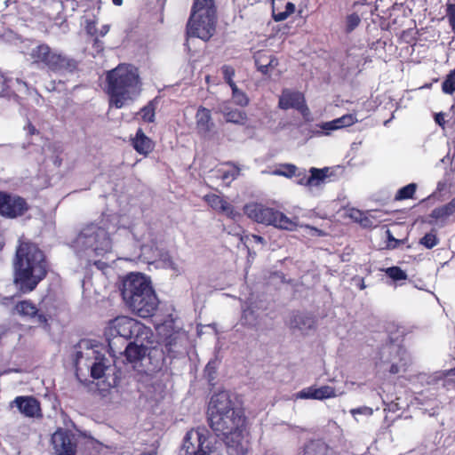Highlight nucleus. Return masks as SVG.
I'll list each match as a JSON object with an SVG mask.
<instances>
[{
    "label": "nucleus",
    "instance_id": "obj_1",
    "mask_svg": "<svg viewBox=\"0 0 455 455\" xmlns=\"http://www.w3.org/2000/svg\"><path fill=\"white\" fill-rule=\"evenodd\" d=\"M208 419L212 428L222 435L228 453L238 455L244 440L246 418L235 398L228 391L214 394L208 406Z\"/></svg>",
    "mask_w": 455,
    "mask_h": 455
},
{
    "label": "nucleus",
    "instance_id": "obj_2",
    "mask_svg": "<svg viewBox=\"0 0 455 455\" xmlns=\"http://www.w3.org/2000/svg\"><path fill=\"white\" fill-rule=\"evenodd\" d=\"M13 267L15 284H38L48 272V262L44 251L30 242L20 243Z\"/></svg>",
    "mask_w": 455,
    "mask_h": 455
},
{
    "label": "nucleus",
    "instance_id": "obj_3",
    "mask_svg": "<svg viewBox=\"0 0 455 455\" xmlns=\"http://www.w3.org/2000/svg\"><path fill=\"white\" fill-rule=\"evenodd\" d=\"M106 92L109 106L121 108L128 100H132L141 92L142 83L139 69L130 64H120L107 72Z\"/></svg>",
    "mask_w": 455,
    "mask_h": 455
},
{
    "label": "nucleus",
    "instance_id": "obj_4",
    "mask_svg": "<svg viewBox=\"0 0 455 455\" xmlns=\"http://www.w3.org/2000/svg\"><path fill=\"white\" fill-rule=\"evenodd\" d=\"M76 375H83L90 371L92 378L95 379L105 377L110 367V362L105 356V348L91 340H82L77 346L76 353Z\"/></svg>",
    "mask_w": 455,
    "mask_h": 455
},
{
    "label": "nucleus",
    "instance_id": "obj_5",
    "mask_svg": "<svg viewBox=\"0 0 455 455\" xmlns=\"http://www.w3.org/2000/svg\"><path fill=\"white\" fill-rule=\"evenodd\" d=\"M32 64L37 68L60 74H73L78 70V61L52 50L47 44H40L30 52Z\"/></svg>",
    "mask_w": 455,
    "mask_h": 455
},
{
    "label": "nucleus",
    "instance_id": "obj_6",
    "mask_svg": "<svg viewBox=\"0 0 455 455\" xmlns=\"http://www.w3.org/2000/svg\"><path fill=\"white\" fill-rule=\"evenodd\" d=\"M124 302L139 316H151L158 306V299L152 286H123Z\"/></svg>",
    "mask_w": 455,
    "mask_h": 455
},
{
    "label": "nucleus",
    "instance_id": "obj_7",
    "mask_svg": "<svg viewBox=\"0 0 455 455\" xmlns=\"http://www.w3.org/2000/svg\"><path fill=\"white\" fill-rule=\"evenodd\" d=\"M76 242L78 245L91 249L96 256L105 257L113 250V242L108 229L94 222L82 228Z\"/></svg>",
    "mask_w": 455,
    "mask_h": 455
},
{
    "label": "nucleus",
    "instance_id": "obj_8",
    "mask_svg": "<svg viewBox=\"0 0 455 455\" xmlns=\"http://www.w3.org/2000/svg\"><path fill=\"white\" fill-rule=\"evenodd\" d=\"M104 334L108 340L110 348H112L111 339L116 337H122L125 339L132 338L136 339V337H138L139 340L153 337L149 328L146 327L140 322L124 315L117 316L109 321Z\"/></svg>",
    "mask_w": 455,
    "mask_h": 455
},
{
    "label": "nucleus",
    "instance_id": "obj_9",
    "mask_svg": "<svg viewBox=\"0 0 455 455\" xmlns=\"http://www.w3.org/2000/svg\"><path fill=\"white\" fill-rule=\"evenodd\" d=\"M244 212L250 219L260 224L290 231L297 228L295 220L287 217L283 212L262 204H248L244 206Z\"/></svg>",
    "mask_w": 455,
    "mask_h": 455
},
{
    "label": "nucleus",
    "instance_id": "obj_10",
    "mask_svg": "<svg viewBox=\"0 0 455 455\" xmlns=\"http://www.w3.org/2000/svg\"><path fill=\"white\" fill-rule=\"evenodd\" d=\"M209 438V431L204 427L188 431L184 439L181 455H220Z\"/></svg>",
    "mask_w": 455,
    "mask_h": 455
},
{
    "label": "nucleus",
    "instance_id": "obj_11",
    "mask_svg": "<svg viewBox=\"0 0 455 455\" xmlns=\"http://www.w3.org/2000/svg\"><path fill=\"white\" fill-rule=\"evenodd\" d=\"M380 360L390 363L389 372L392 374L407 371L411 363L410 355L403 348L395 344L388 345L381 349Z\"/></svg>",
    "mask_w": 455,
    "mask_h": 455
},
{
    "label": "nucleus",
    "instance_id": "obj_12",
    "mask_svg": "<svg viewBox=\"0 0 455 455\" xmlns=\"http://www.w3.org/2000/svg\"><path fill=\"white\" fill-rule=\"evenodd\" d=\"M216 16L208 17L204 14H196L192 18L190 15L187 23L188 36L198 37L208 41L213 36L216 29Z\"/></svg>",
    "mask_w": 455,
    "mask_h": 455
},
{
    "label": "nucleus",
    "instance_id": "obj_13",
    "mask_svg": "<svg viewBox=\"0 0 455 455\" xmlns=\"http://www.w3.org/2000/svg\"><path fill=\"white\" fill-rule=\"evenodd\" d=\"M29 209L25 198L0 190V215L8 219L23 216Z\"/></svg>",
    "mask_w": 455,
    "mask_h": 455
},
{
    "label": "nucleus",
    "instance_id": "obj_14",
    "mask_svg": "<svg viewBox=\"0 0 455 455\" xmlns=\"http://www.w3.org/2000/svg\"><path fill=\"white\" fill-rule=\"evenodd\" d=\"M278 107L281 109L287 110L294 108L303 116L309 115V108L306 104L304 94L298 91L283 89L279 97Z\"/></svg>",
    "mask_w": 455,
    "mask_h": 455
},
{
    "label": "nucleus",
    "instance_id": "obj_15",
    "mask_svg": "<svg viewBox=\"0 0 455 455\" xmlns=\"http://www.w3.org/2000/svg\"><path fill=\"white\" fill-rule=\"evenodd\" d=\"M51 443L57 455H75L76 444L75 436L70 432L58 429L52 435Z\"/></svg>",
    "mask_w": 455,
    "mask_h": 455
},
{
    "label": "nucleus",
    "instance_id": "obj_16",
    "mask_svg": "<svg viewBox=\"0 0 455 455\" xmlns=\"http://www.w3.org/2000/svg\"><path fill=\"white\" fill-rule=\"evenodd\" d=\"M339 395L335 387L323 385L321 387L310 386L297 392L293 398L298 399H314V400H325L335 398Z\"/></svg>",
    "mask_w": 455,
    "mask_h": 455
},
{
    "label": "nucleus",
    "instance_id": "obj_17",
    "mask_svg": "<svg viewBox=\"0 0 455 455\" xmlns=\"http://www.w3.org/2000/svg\"><path fill=\"white\" fill-rule=\"evenodd\" d=\"M203 200L213 211L226 215L228 219L235 220L240 214L235 211V207L222 196L210 193L204 196Z\"/></svg>",
    "mask_w": 455,
    "mask_h": 455
},
{
    "label": "nucleus",
    "instance_id": "obj_18",
    "mask_svg": "<svg viewBox=\"0 0 455 455\" xmlns=\"http://www.w3.org/2000/svg\"><path fill=\"white\" fill-rule=\"evenodd\" d=\"M134 339L133 342H131L126 347L124 351L127 360L131 363H135L144 358L149 353L153 344L152 338L139 340V338L136 337Z\"/></svg>",
    "mask_w": 455,
    "mask_h": 455
},
{
    "label": "nucleus",
    "instance_id": "obj_19",
    "mask_svg": "<svg viewBox=\"0 0 455 455\" xmlns=\"http://www.w3.org/2000/svg\"><path fill=\"white\" fill-rule=\"evenodd\" d=\"M130 144L139 155L144 157L149 156L156 147L155 141L145 134L142 128H139L133 137L131 136Z\"/></svg>",
    "mask_w": 455,
    "mask_h": 455
},
{
    "label": "nucleus",
    "instance_id": "obj_20",
    "mask_svg": "<svg viewBox=\"0 0 455 455\" xmlns=\"http://www.w3.org/2000/svg\"><path fill=\"white\" fill-rule=\"evenodd\" d=\"M156 329L166 346H170L176 340L179 331L175 326V320L172 315L163 322H156Z\"/></svg>",
    "mask_w": 455,
    "mask_h": 455
},
{
    "label": "nucleus",
    "instance_id": "obj_21",
    "mask_svg": "<svg viewBox=\"0 0 455 455\" xmlns=\"http://www.w3.org/2000/svg\"><path fill=\"white\" fill-rule=\"evenodd\" d=\"M286 323L292 329L306 332L315 326L314 318L306 313L292 312L286 318Z\"/></svg>",
    "mask_w": 455,
    "mask_h": 455
},
{
    "label": "nucleus",
    "instance_id": "obj_22",
    "mask_svg": "<svg viewBox=\"0 0 455 455\" xmlns=\"http://www.w3.org/2000/svg\"><path fill=\"white\" fill-rule=\"evenodd\" d=\"M253 59L258 71L263 75H268L278 65V60L267 51H258Z\"/></svg>",
    "mask_w": 455,
    "mask_h": 455
},
{
    "label": "nucleus",
    "instance_id": "obj_23",
    "mask_svg": "<svg viewBox=\"0 0 455 455\" xmlns=\"http://www.w3.org/2000/svg\"><path fill=\"white\" fill-rule=\"evenodd\" d=\"M15 310L20 315L35 319V322L39 324L47 323V317L42 314H38L36 307L30 301L23 300L19 302L15 307Z\"/></svg>",
    "mask_w": 455,
    "mask_h": 455
},
{
    "label": "nucleus",
    "instance_id": "obj_24",
    "mask_svg": "<svg viewBox=\"0 0 455 455\" xmlns=\"http://www.w3.org/2000/svg\"><path fill=\"white\" fill-rule=\"evenodd\" d=\"M13 403L19 411L27 417H36L40 413L39 403L33 397L19 396Z\"/></svg>",
    "mask_w": 455,
    "mask_h": 455
},
{
    "label": "nucleus",
    "instance_id": "obj_25",
    "mask_svg": "<svg viewBox=\"0 0 455 455\" xmlns=\"http://www.w3.org/2000/svg\"><path fill=\"white\" fill-rule=\"evenodd\" d=\"M196 124L199 133L206 134L210 132L213 126L211 110L200 106L196 114Z\"/></svg>",
    "mask_w": 455,
    "mask_h": 455
},
{
    "label": "nucleus",
    "instance_id": "obj_26",
    "mask_svg": "<svg viewBox=\"0 0 455 455\" xmlns=\"http://www.w3.org/2000/svg\"><path fill=\"white\" fill-rule=\"evenodd\" d=\"M196 14H204L208 17L216 16V6L214 0H194L191 14L192 18Z\"/></svg>",
    "mask_w": 455,
    "mask_h": 455
},
{
    "label": "nucleus",
    "instance_id": "obj_27",
    "mask_svg": "<svg viewBox=\"0 0 455 455\" xmlns=\"http://www.w3.org/2000/svg\"><path fill=\"white\" fill-rule=\"evenodd\" d=\"M356 122L357 118L355 114H346L332 121L323 123L321 125V128L326 131H333L345 127H349L355 124Z\"/></svg>",
    "mask_w": 455,
    "mask_h": 455
},
{
    "label": "nucleus",
    "instance_id": "obj_28",
    "mask_svg": "<svg viewBox=\"0 0 455 455\" xmlns=\"http://www.w3.org/2000/svg\"><path fill=\"white\" fill-rule=\"evenodd\" d=\"M225 165L229 166L230 168L228 170H219V179H220L226 186H229L235 180L238 178L240 175V168L234 162L228 161L224 164Z\"/></svg>",
    "mask_w": 455,
    "mask_h": 455
},
{
    "label": "nucleus",
    "instance_id": "obj_29",
    "mask_svg": "<svg viewBox=\"0 0 455 455\" xmlns=\"http://www.w3.org/2000/svg\"><path fill=\"white\" fill-rule=\"evenodd\" d=\"M259 323V314L254 306H249L243 310L241 324L247 327H256Z\"/></svg>",
    "mask_w": 455,
    "mask_h": 455
},
{
    "label": "nucleus",
    "instance_id": "obj_30",
    "mask_svg": "<svg viewBox=\"0 0 455 455\" xmlns=\"http://www.w3.org/2000/svg\"><path fill=\"white\" fill-rule=\"evenodd\" d=\"M455 213V197L452 198L448 204L435 208L430 214V217L439 220H445Z\"/></svg>",
    "mask_w": 455,
    "mask_h": 455
},
{
    "label": "nucleus",
    "instance_id": "obj_31",
    "mask_svg": "<svg viewBox=\"0 0 455 455\" xmlns=\"http://www.w3.org/2000/svg\"><path fill=\"white\" fill-rule=\"evenodd\" d=\"M455 213V197L452 198L448 204L435 208L430 214V217L439 220H445Z\"/></svg>",
    "mask_w": 455,
    "mask_h": 455
},
{
    "label": "nucleus",
    "instance_id": "obj_32",
    "mask_svg": "<svg viewBox=\"0 0 455 455\" xmlns=\"http://www.w3.org/2000/svg\"><path fill=\"white\" fill-rule=\"evenodd\" d=\"M221 113L228 123L243 124L247 120L246 113L236 108L234 109L228 107H224Z\"/></svg>",
    "mask_w": 455,
    "mask_h": 455
},
{
    "label": "nucleus",
    "instance_id": "obj_33",
    "mask_svg": "<svg viewBox=\"0 0 455 455\" xmlns=\"http://www.w3.org/2000/svg\"><path fill=\"white\" fill-rule=\"evenodd\" d=\"M308 172L309 176L307 181L309 183V188L318 187L322 183H323V181L327 178L329 173V168L325 167L323 169H318L315 167H311Z\"/></svg>",
    "mask_w": 455,
    "mask_h": 455
},
{
    "label": "nucleus",
    "instance_id": "obj_34",
    "mask_svg": "<svg viewBox=\"0 0 455 455\" xmlns=\"http://www.w3.org/2000/svg\"><path fill=\"white\" fill-rule=\"evenodd\" d=\"M121 284H151L150 278L140 272H131L124 275Z\"/></svg>",
    "mask_w": 455,
    "mask_h": 455
},
{
    "label": "nucleus",
    "instance_id": "obj_35",
    "mask_svg": "<svg viewBox=\"0 0 455 455\" xmlns=\"http://www.w3.org/2000/svg\"><path fill=\"white\" fill-rule=\"evenodd\" d=\"M417 188L418 186L416 183H410L401 188L400 189L397 190L396 194L395 195V200L403 201L414 198Z\"/></svg>",
    "mask_w": 455,
    "mask_h": 455
},
{
    "label": "nucleus",
    "instance_id": "obj_36",
    "mask_svg": "<svg viewBox=\"0 0 455 455\" xmlns=\"http://www.w3.org/2000/svg\"><path fill=\"white\" fill-rule=\"evenodd\" d=\"M298 167L293 164H281L271 172L273 175L291 178L296 174Z\"/></svg>",
    "mask_w": 455,
    "mask_h": 455
},
{
    "label": "nucleus",
    "instance_id": "obj_37",
    "mask_svg": "<svg viewBox=\"0 0 455 455\" xmlns=\"http://www.w3.org/2000/svg\"><path fill=\"white\" fill-rule=\"evenodd\" d=\"M442 91L449 95H452L455 92V68L446 75L442 84Z\"/></svg>",
    "mask_w": 455,
    "mask_h": 455
},
{
    "label": "nucleus",
    "instance_id": "obj_38",
    "mask_svg": "<svg viewBox=\"0 0 455 455\" xmlns=\"http://www.w3.org/2000/svg\"><path fill=\"white\" fill-rule=\"evenodd\" d=\"M141 119L147 123H153L156 116V106L152 101H149L140 111Z\"/></svg>",
    "mask_w": 455,
    "mask_h": 455
},
{
    "label": "nucleus",
    "instance_id": "obj_39",
    "mask_svg": "<svg viewBox=\"0 0 455 455\" xmlns=\"http://www.w3.org/2000/svg\"><path fill=\"white\" fill-rule=\"evenodd\" d=\"M232 99L234 102L241 107H246L249 104V98L246 93L241 91L236 85L231 87Z\"/></svg>",
    "mask_w": 455,
    "mask_h": 455
},
{
    "label": "nucleus",
    "instance_id": "obj_40",
    "mask_svg": "<svg viewBox=\"0 0 455 455\" xmlns=\"http://www.w3.org/2000/svg\"><path fill=\"white\" fill-rule=\"evenodd\" d=\"M326 447L322 443H311L304 450L303 455H324Z\"/></svg>",
    "mask_w": 455,
    "mask_h": 455
},
{
    "label": "nucleus",
    "instance_id": "obj_41",
    "mask_svg": "<svg viewBox=\"0 0 455 455\" xmlns=\"http://www.w3.org/2000/svg\"><path fill=\"white\" fill-rule=\"evenodd\" d=\"M295 11V5L288 2L285 6V11L275 12L273 11V19L275 21H283L286 20Z\"/></svg>",
    "mask_w": 455,
    "mask_h": 455
},
{
    "label": "nucleus",
    "instance_id": "obj_42",
    "mask_svg": "<svg viewBox=\"0 0 455 455\" xmlns=\"http://www.w3.org/2000/svg\"><path fill=\"white\" fill-rule=\"evenodd\" d=\"M386 274L394 281H402L407 278L406 273L399 267H387Z\"/></svg>",
    "mask_w": 455,
    "mask_h": 455
},
{
    "label": "nucleus",
    "instance_id": "obj_43",
    "mask_svg": "<svg viewBox=\"0 0 455 455\" xmlns=\"http://www.w3.org/2000/svg\"><path fill=\"white\" fill-rule=\"evenodd\" d=\"M350 413L354 417V419L359 422L361 420L360 417L370 418L373 414V410L368 406H361L358 408L352 409Z\"/></svg>",
    "mask_w": 455,
    "mask_h": 455
},
{
    "label": "nucleus",
    "instance_id": "obj_44",
    "mask_svg": "<svg viewBox=\"0 0 455 455\" xmlns=\"http://www.w3.org/2000/svg\"><path fill=\"white\" fill-rule=\"evenodd\" d=\"M221 71L225 82L231 87H235V83L234 82V76L235 75V68L230 65H223Z\"/></svg>",
    "mask_w": 455,
    "mask_h": 455
},
{
    "label": "nucleus",
    "instance_id": "obj_45",
    "mask_svg": "<svg viewBox=\"0 0 455 455\" xmlns=\"http://www.w3.org/2000/svg\"><path fill=\"white\" fill-rule=\"evenodd\" d=\"M361 19L359 15L353 12L346 17V32L351 33L355 28L359 26Z\"/></svg>",
    "mask_w": 455,
    "mask_h": 455
},
{
    "label": "nucleus",
    "instance_id": "obj_46",
    "mask_svg": "<svg viewBox=\"0 0 455 455\" xmlns=\"http://www.w3.org/2000/svg\"><path fill=\"white\" fill-rule=\"evenodd\" d=\"M438 238L436 234L434 232L427 233L421 239L420 244L425 246L427 249H431L438 243Z\"/></svg>",
    "mask_w": 455,
    "mask_h": 455
},
{
    "label": "nucleus",
    "instance_id": "obj_47",
    "mask_svg": "<svg viewBox=\"0 0 455 455\" xmlns=\"http://www.w3.org/2000/svg\"><path fill=\"white\" fill-rule=\"evenodd\" d=\"M446 17L451 28L455 31V4H446Z\"/></svg>",
    "mask_w": 455,
    "mask_h": 455
},
{
    "label": "nucleus",
    "instance_id": "obj_48",
    "mask_svg": "<svg viewBox=\"0 0 455 455\" xmlns=\"http://www.w3.org/2000/svg\"><path fill=\"white\" fill-rule=\"evenodd\" d=\"M308 174L307 173V172L305 170L303 171H299L298 169V171L296 172V174L293 175V177L296 178V182L299 184V185H301V186H305V187H308L309 188V183H308Z\"/></svg>",
    "mask_w": 455,
    "mask_h": 455
},
{
    "label": "nucleus",
    "instance_id": "obj_49",
    "mask_svg": "<svg viewBox=\"0 0 455 455\" xmlns=\"http://www.w3.org/2000/svg\"><path fill=\"white\" fill-rule=\"evenodd\" d=\"M85 30L88 35H90L92 36H95L98 33V29L96 27V21L93 20H86Z\"/></svg>",
    "mask_w": 455,
    "mask_h": 455
},
{
    "label": "nucleus",
    "instance_id": "obj_50",
    "mask_svg": "<svg viewBox=\"0 0 455 455\" xmlns=\"http://www.w3.org/2000/svg\"><path fill=\"white\" fill-rule=\"evenodd\" d=\"M160 259L163 260L165 264H167L171 268L175 269V263L172 260V256L170 255L169 251H164L160 254Z\"/></svg>",
    "mask_w": 455,
    "mask_h": 455
},
{
    "label": "nucleus",
    "instance_id": "obj_51",
    "mask_svg": "<svg viewBox=\"0 0 455 455\" xmlns=\"http://www.w3.org/2000/svg\"><path fill=\"white\" fill-rule=\"evenodd\" d=\"M93 265L99 270V272L97 273V275H104L106 274L105 270L109 267L108 263L101 261V260H95L93 262Z\"/></svg>",
    "mask_w": 455,
    "mask_h": 455
},
{
    "label": "nucleus",
    "instance_id": "obj_52",
    "mask_svg": "<svg viewBox=\"0 0 455 455\" xmlns=\"http://www.w3.org/2000/svg\"><path fill=\"white\" fill-rule=\"evenodd\" d=\"M241 446V450L238 451V455H255L251 451L249 450L248 443L245 440L240 442L239 445ZM228 455H232L231 453H228Z\"/></svg>",
    "mask_w": 455,
    "mask_h": 455
},
{
    "label": "nucleus",
    "instance_id": "obj_53",
    "mask_svg": "<svg viewBox=\"0 0 455 455\" xmlns=\"http://www.w3.org/2000/svg\"><path fill=\"white\" fill-rule=\"evenodd\" d=\"M24 129L27 132L28 136L39 134V131L36 128V126L30 121L28 122V124L24 127Z\"/></svg>",
    "mask_w": 455,
    "mask_h": 455
},
{
    "label": "nucleus",
    "instance_id": "obj_54",
    "mask_svg": "<svg viewBox=\"0 0 455 455\" xmlns=\"http://www.w3.org/2000/svg\"><path fill=\"white\" fill-rule=\"evenodd\" d=\"M387 234L388 237L387 247L392 249L395 248L399 244L400 241L395 239L389 230L387 231Z\"/></svg>",
    "mask_w": 455,
    "mask_h": 455
},
{
    "label": "nucleus",
    "instance_id": "obj_55",
    "mask_svg": "<svg viewBox=\"0 0 455 455\" xmlns=\"http://www.w3.org/2000/svg\"><path fill=\"white\" fill-rule=\"evenodd\" d=\"M435 121L437 124L443 127V125L445 124L443 114H442V113L436 114L435 116Z\"/></svg>",
    "mask_w": 455,
    "mask_h": 455
},
{
    "label": "nucleus",
    "instance_id": "obj_56",
    "mask_svg": "<svg viewBox=\"0 0 455 455\" xmlns=\"http://www.w3.org/2000/svg\"><path fill=\"white\" fill-rule=\"evenodd\" d=\"M92 273H90V271H87L84 279H83V284H86L88 283H92Z\"/></svg>",
    "mask_w": 455,
    "mask_h": 455
},
{
    "label": "nucleus",
    "instance_id": "obj_57",
    "mask_svg": "<svg viewBox=\"0 0 455 455\" xmlns=\"http://www.w3.org/2000/svg\"><path fill=\"white\" fill-rule=\"evenodd\" d=\"M52 164L55 167H60L62 164V158L60 156H56L52 160Z\"/></svg>",
    "mask_w": 455,
    "mask_h": 455
},
{
    "label": "nucleus",
    "instance_id": "obj_58",
    "mask_svg": "<svg viewBox=\"0 0 455 455\" xmlns=\"http://www.w3.org/2000/svg\"><path fill=\"white\" fill-rule=\"evenodd\" d=\"M109 31V26L108 25H104L101 27L99 34L100 36H104L105 35L108 34V32Z\"/></svg>",
    "mask_w": 455,
    "mask_h": 455
},
{
    "label": "nucleus",
    "instance_id": "obj_59",
    "mask_svg": "<svg viewBox=\"0 0 455 455\" xmlns=\"http://www.w3.org/2000/svg\"><path fill=\"white\" fill-rule=\"evenodd\" d=\"M253 239L256 241V242H259V243H263V237L259 236V235H252Z\"/></svg>",
    "mask_w": 455,
    "mask_h": 455
},
{
    "label": "nucleus",
    "instance_id": "obj_60",
    "mask_svg": "<svg viewBox=\"0 0 455 455\" xmlns=\"http://www.w3.org/2000/svg\"><path fill=\"white\" fill-rule=\"evenodd\" d=\"M115 5L120 6L123 4V0H112Z\"/></svg>",
    "mask_w": 455,
    "mask_h": 455
},
{
    "label": "nucleus",
    "instance_id": "obj_61",
    "mask_svg": "<svg viewBox=\"0 0 455 455\" xmlns=\"http://www.w3.org/2000/svg\"><path fill=\"white\" fill-rule=\"evenodd\" d=\"M449 373L455 375V368H454V369H452V370H451V371H449Z\"/></svg>",
    "mask_w": 455,
    "mask_h": 455
},
{
    "label": "nucleus",
    "instance_id": "obj_62",
    "mask_svg": "<svg viewBox=\"0 0 455 455\" xmlns=\"http://www.w3.org/2000/svg\"><path fill=\"white\" fill-rule=\"evenodd\" d=\"M33 287H34V286H28V291H32V290H33Z\"/></svg>",
    "mask_w": 455,
    "mask_h": 455
}]
</instances>
